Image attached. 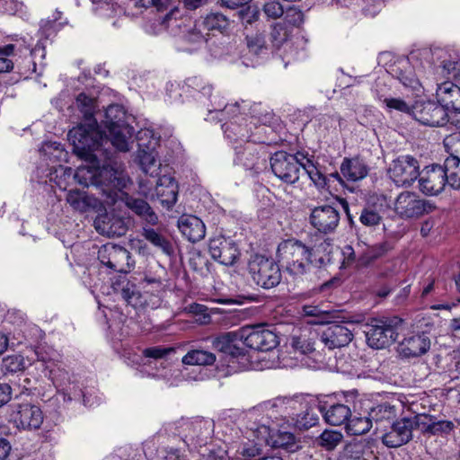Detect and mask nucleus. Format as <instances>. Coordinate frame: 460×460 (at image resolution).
I'll list each match as a JSON object with an SVG mask.
<instances>
[{"label":"nucleus","instance_id":"obj_55","mask_svg":"<svg viewBox=\"0 0 460 460\" xmlns=\"http://www.w3.org/2000/svg\"><path fill=\"white\" fill-rule=\"evenodd\" d=\"M76 105L85 117H92L94 110V99L85 93H80L76 97Z\"/></svg>","mask_w":460,"mask_h":460},{"label":"nucleus","instance_id":"obj_6","mask_svg":"<svg viewBox=\"0 0 460 460\" xmlns=\"http://www.w3.org/2000/svg\"><path fill=\"white\" fill-rule=\"evenodd\" d=\"M236 334L226 332L212 340V347L225 356L230 372L247 370L252 367L247 351L234 344Z\"/></svg>","mask_w":460,"mask_h":460},{"label":"nucleus","instance_id":"obj_60","mask_svg":"<svg viewBox=\"0 0 460 460\" xmlns=\"http://www.w3.org/2000/svg\"><path fill=\"white\" fill-rule=\"evenodd\" d=\"M142 284L144 288H147L148 287H150L151 290L156 292L157 294L162 292L164 288V285L162 279L153 276L146 275L142 280Z\"/></svg>","mask_w":460,"mask_h":460},{"label":"nucleus","instance_id":"obj_38","mask_svg":"<svg viewBox=\"0 0 460 460\" xmlns=\"http://www.w3.org/2000/svg\"><path fill=\"white\" fill-rule=\"evenodd\" d=\"M295 402L291 397H277L263 403L266 411L271 412L270 418L278 419V415L282 416L288 412V406Z\"/></svg>","mask_w":460,"mask_h":460},{"label":"nucleus","instance_id":"obj_17","mask_svg":"<svg viewBox=\"0 0 460 460\" xmlns=\"http://www.w3.org/2000/svg\"><path fill=\"white\" fill-rule=\"evenodd\" d=\"M419 423L418 415L396 420L391 429L383 435V443L389 447H397L408 443L412 438V430L420 428Z\"/></svg>","mask_w":460,"mask_h":460},{"label":"nucleus","instance_id":"obj_29","mask_svg":"<svg viewBox=\"0 0 460 460\" xmlns=\"http://www.w3.org/2000/svg\"><path fill=\"white\" fill-rule=\"evenodd\" d=\"M340 169L342 177L352 182L364 179L368 173L367 165L358 157L344 158Z\"/></svg>","mask_w":460,"mask_h":460},{"label":"nucleus","instance_id":"obj_34","mask_svg":"<svg viewBox=\"0 0 460 460\" xmlns=\"http://www.w3.org/2000/svg\"><path fill=\"white\" fill-rule=\"evenodd\" d=\"M419 419V426L420 428L428 433L436 435L438 433H448L454 429V423L450 420H438L434 421L432 418L429 416H420Z\"/></svg>","mask_w":460,"mask_h":460},{"label":"nucleus","instance_id":"obj_49","mask_svg":"<svg viewBox=\"0 0 460 460\" xmlns=\"http://www.w3.org/2000/svg\"><path fill=\"white\" fill-rule=\"evenodd\" d=\"M246 41L251 53L259 56L267 52L265 40L261 34L247 36Z\"/></svg>","mask_w":460,"mask_h":460},{"label":"nucleus","instance_id":"obj_10","mask_svg":"<svg viewBox=\"0 0 460 460\" xmlns=\"http://www.w3.org/2000/svg\"><path fill=\"white\" fill-rule=\"evenodd\" d=\"M98 259L102 264L117 272L128 273L134 267L130 252L113 243L102 245L98 251Z\"/></svg>","mask_w":460,"mask_h":460},{"label":"nucleus","instance_id":"obj_50","mask_svg":"<svg viewBox=\"0 0 460 460\" xmlns=\"http://www.w3.org/2000/svg\"><path fill=\"white\" fill-rule=\"evenodd\" d=\"M185 85L188 88L192 89L194 92L200 93L203 96H211L212 86L208 84H206L200 77H189L185 81Z\"/></svg>","mask_w":460,"mask_h":460},{"label":"nucleus","instance_id":"obj_62","mask_svg":"<svg viewBox=\"0 0 460 460\" xmlns=\"http://www.w3.org/2000/svg\"><path fill=\"white\" fill-rule=\"evenodd\" d=\"M342 255L343 263H346L347 265H350L352 263L358 264V249L355 250L352 246L346 245L342 250Z\"/></svg>","mask_w":460,"mask_h":460},{"label":"nucleus","instance_id":"obj_57","mask_svg":"<svg viewBox=\"0 0 460 460\" xmlns=\"http://www.w3.org/2000/svg\"><path fill=\"white\" fill-rule=\"evenodd\" d=\"M240 454L246 460H257L256 457L261 456V449L257 444L249 441L242 446Z\"/></svg>","mask_w":460,"mask_h":460},{"label":"nucleus","instance_id":"obj_58","mask_svg":"<svg viewBox=\"0 0 460 460\" xmlns=\"http://www.w3.org/2000/svg\"><path fill=\"white\" fill-rule=\"evenodd\" d=\"M286 24L293 26H300L304 22V13L300 9L289 8L286 13L285 21Z\"/></svg>","mask_w":460,"mask_h":460},{"label":"nucleus","instance_id":"obj_28","mask_svg":"<svg viewBox=\"0 0 460 460\" xmlns=\"http://www.w3.org/2000/svg\"><path fill=\"white\" fill-rule=\"evenodd\" d=\"M125 204L146 225L154 226L158 224L157 214L145 199L126 195Z\"/></svg>","mask_w":460,"mask_h":460},{"label":"nucleus","instance_id":"obj_22","mask_svg":"<svg viewBox=\"0 0 460 460\" xmlns=\"http://www.w3.org/2000/svg\"><path fill=\"white\" fill-rule=\"evenodd\" d=\"M430 339L424 332L408 334L398 345V352L403 358H417L429 351Z\"/></svg>","mask_w":460,"mask_h":460},{"label":"nucleus","instance_id":"obj_54","mask_svg":"<svg viewBox=\"0 0 460 460\" xmlns=\"http://www.w3.org/2000/svg\"><path fill=\"white\" fill-rule=\"evenodd\" d=\"M383 102L391 111L393 110L411 115L412 106L409 105L405 101L400 98H385Z\"/></svg>","mask_w":460,"mask_h":460},{"label":"nucleus","instance_id":"obj_24","mask_svg":"<svg viewBox=\"0 0 460 460\" xmlns=\"http://www.w3.org/2000/svg\"><path fill=\"white\" fill-rule=\"evenodd\" d=\"M436 97L441 107L447 113H460V87L450 81H446L438 85Z\"/></svg>","mask_w":460,"mask_h":460},{"label":"nucleus","instance_id":"obj_63","mask_svg":"<svg viewBox=\"0 0 460 460\" xmlns=\"http://www.w3.org/2000/svg\"><path fill=\"white\" fill-rule=\"evenodd\" d=\"M12 387L9 384L0 383V408L12 399Z\"/></svg>","mask_w":460,"mask_h":460},{"label":"nucleus","instance_id":"obj_64","mask_svg":"<svg viewBox=\"0 0 460 460\" xmlns=\"http://www.w3.org/2000/svg\"><path fill=\"white\" fill-rule=\"evenodd\" d=\"M295 442V437L290 432H284L279 435V438L275 441L279 447H288L289 445H293Z\"/></svg>","mask_w":460,"mask_h":460},{"label":"nucleus","instance_id":"obj_1","mask_svg":"<svg viewBox=\"0 0 460 460\" xmlns=\"http://www.w3.org/2000/svg\"><path fill=\"white\" fill-rule=\"evenodd\" d=\"M68 140L73 146V150L81 159L88 162L89 165H80L73 173L70 167H60V172L65 177L74 179L83 186H95L100 189L102 195L106 196L107 203H114L118 196L117 190L127 187L128 178L116 176L111 170L100 168L94 151L103 146V136L96 128L95 123L86 126L78 125L69 130Z\"/></svg>","mask_w":460,"mask_h":460},{"label":"nucleus","instance_id":"obj_35","mask_svg":"<svg viewBox=\"0 0 460 460\" xmlns=\"http://www.w3.org/2000/svg\"><path fill=\"white\" fill-rule=\"evenodd\" d=\"M216 361V355L203 349H192L183 356L181 362L190 366H211Z\"/></svg>","mask_w":460,"mask_h":460},{"label":"nucleus","instance_id":"obj_2","mask_svg":"<svg viewBox=\"0 0 460 460\" xmlns=\"http://www.w3.org/2000/svg\"><path fill=\"white\" fill-rule=\"evenodd\" d=\"M217 99V96H214ZM213 111H221L231 119L223 125L226 136L231 140L246 141L247 144L243 151L236 153V161L247 170H252L259 163L260 156L257 152L256 146L253 143H250L252 137L251 128L248 127L247 118L240 112V104L235 102L234 104H225L224 102H217L216 100L211 101ZM212 111V110H209Z\"/></svg>","mask_w":460,"mask_h":460},{"label":"nucleus","instance_id":"obj_61","mask_svg":"<svg viewBox=\"0 0 460 460\" xmlns=\"http://www.w3.org/2000/svg\"><path fill=\"white\" fill-rule=\"evenodd\" d=\"M191 311L199 314V318L197 321L201 324H207L210 322V315L207 313L208 307L203 305L194 304L191 305Z\"/></svg>","mask_w":460,"mask_h":460},{"label":"nucleus","instance_id":"obj_3","mask_svg":"<svg viewBox=\"0 0 460 460\" xmlns=\"http://www.w3.org/2000/svg\"><path fill=\"white\" fill-rule=\"evenodd\" d=\"M430 56L429 49L413 51L408 58L395 63L391 73L404 87L420 91L422 88V79L429 77L431 63L428 59Z\"/></svg>","mask_w":460,"mask_h":460},{"label":"nucleus","instance_id":"obj_51","mask_svg":"<svg viewBox=\"0 0 460 460\" xmlns=\"http://www.w3.org/2000/svg\"><path fill=\"white\" fill-rule=\"evenodd\" d=\"M381 219L382 217L379 213L371 208H363L359 216L360 223L367 227L378 226Z\"/></svg>","mask_w":460,"mask_h":460},{"label":"nucleus","instance_id":"obj_14","mask_svg":"<svg viewBox=\"0 0 460 460\" xmlns=\"http://www.w3.org/2000/svg\"><path fill=\"white\" fill-rule=\"evenodd\" d=\"M341 219L339 210L332 205L324 204L311 209L310 225L321 234L333 233Z\"/></svg>","mask_w":460,"mask_h":460},{"label":"nucleus","instance_id":"obj_4","mask_svg":"<svg viewBox=\"0 0 460 460\" xmlns=\"http://www.w3.org/2000/svg\"><path fill=\"white\" fill-rule=\"evenodd\" d=\"M128 116L122 106L118 104L110 105L105 111V128L108 131L102 132L98 129L103 136V143L109 140L114 147L119 151L127 152L129 150V141L135 132L134 128L131 127L127 121ZM95 123L98 128L97 121L92 118L89 119V123L85 125Z\"/></svg>","mask_w":460,"mask_h":460},{"label":"nucleus","instance_id":"obj_44","mask_svg":"<svg viewBox=\"0 0 460 460\" xmlns=\"http://www.w3.org/2000/svg\"><path fill=\"white\" fill-rule=\"evenodd\" d=\"M49 375L58 391L62 392L65 396L68 395V400H71V389L67 387V385H70L68 373L64 369H58L50 370Z\"/></svg>","mask_w":460,"mask_h":460},{"label":"nucleus","instance_id":"obj_53","mask_svg":"<svg viewBox=\"0 0 460 460\" xmlns=\"http://www.w3.org/2000/svg\"><path fill=\"white\" fill-rule=\"evenodd\" d=\"M14 45L8 44L0 48V73L9 72L13 67V63L8 58L13 53Z\"/></svg>","mask_w":460,"mask_h":460},{"label":"nucleus","instance_id":"obj_13","mask_svg":"<svg viewBox=\"0 0 460 460\" xmlns=\"http://www.w3.org/2000/svg\"><path fill=\"white\" fill-rule=\"evenodd\" d=\"M411 116L420 124L429 127H441L447 121V113L438 102H416L411 109Z\"/></svg>","mask_w":460,"mask_h":460},{"label":"nucleus","instance_id":"obj_43","mask_svg":"<svg viewBox=\"0 0 460 460\" xmlns=\"http://www.w3.org/2000/svg\"><path fill=\"white\" fill-rule=\"evenodd\" d=\"M302 169L317 187L323 188L326 186V177L320 172L306 155L304 163L302 164Z\"/></svg>","mask_w":460,"mask_h":460},{"label":"nucleus","instance_id":"obj_5","mask_svg":"<svg viewBox=\"0 0 460 460\" xmlns=\"http://www.w3.org/2000/svg\"><path fill=\"white\" fill-rule=\"evenodd\" d=\"M277 256L286 271L295 279L307 274L312 267V249L298 240L288 239L281 242L278 246Z\"/></svg>","mask_w":460,"mask_h":460},{"label":"nucleus","instance_id":"obj_27","mask_svg":"<svg viewBox=\"0 0 460 460\" xmlns=\"http://www.w3.org/2000/svg\"><path fill=\"white\" fill-rule=\"evenodd\" d=\"M155 192L161 204L170 208L177 201L178 185L172 177L164 175L158 179Z\"/></svg>","mask_w":460,"mask_h":460},{"label":"nucleus","instance_id":"obj_15","mask_svg":"<svg viewBox=\"0 0 460 460\" xmlns=\"http://www.w3.org/2000/svg\"><path fill=\"white\" fill-rule=\"evenodd\" d=\"M12 419L18 429H38L43 423L44 415L36 404L31 402H22L13 404Z\"/></svg>","mask_w":460,"mask_h":460},{"label":"nucleus","instance_id":"obj_42","mask_svg":"<svg viewBox=\"0 0 460 460\" xmlns=\"http://www.w3.org/2000/svg\"><path fill=\"white\" fill-rule=\"evenodd\" d=\"M303 313L306 316L317 317V323H330L337 318V312L323 310L317 305H304Z\"/></svg>","mask_w":460,"mask_h":460},{"label":"nucleus","instance_id":"obj_56","mask_svg":"<svg viewBox=\"0 0 460 460\" xmlns=\"http://www.w3.org/2000/svg\"><path fill=\"white\" fill-rule=\"evenodd\" d=\"M172 352H174V349L172 347L164 348V347L157 346V347H150V348L145 349L143 351V355L146 358H152L155 359H158V358H164V357H166L167 355H169Z\"/></svg>","mask_w":460,"mask_h":460},{"label":"nucleus","instance_id":"obj_8","mask_svg":"<svg viewBox=\"0 0 460 460\" xmlns=\"http://www.w3.org/2000/svg\"><path fill=\"white\" fill-rule=\"evenodd\" d=\"M248 272L253 282L265 289L272 288L281 281L279 266L262 255H254L250 259Z\"/></svg>","mask_w":460,"mask_h":460},{"label":"nucleus","instance_id":"obj_9","mask_svg":"<svg viewBox=\"0 0 460 460\" xmlns=\"http://www.w3.org/2000/svg\"><path fill=\"white\" fill-rule=\"evenodd\" d=\"M305 155L297 152L296 155L285 151H278L270 157V167L276 177L288 184H294L299 180L300 169Z\"/></svg>","mask_w":460,"mask_h":460},{"label":"nucleus","instance_id":"obj_52","mask_svg":"<svg viewBox=\"0 0 460 460\" xmlns=\"http://www.w3.org/2000/svg\"><path fill=\"white\" fill-rule=\"evenodd\" d=\"M318 414L314 409H307L296 420V424L300 429H308L318 423Z\"/></svg>","mask_w":460,"mask_h":460},{"label":"nucleus","instance_id":"obj_59","mask_svg":"<svg viewBox=\"0 0 460 460\" xmlns=\"http://www.w3.org/2000/svg\"><path fill=\"white\" fill-rule=\"evenodd\" d=\"M263 11L270 18H279L284 13L282 5L277 1H270L264 4Z\"/></svg>","mask_w":460,"mask_h":460},{"label":"nucleus","instance_id":"obj_19","mask_svg":"<svg viewBox=\"0 0 460 460\" xmlns=\"http://www.w3.org/2000/svg\"><path fill=\"white\" fill-rule=\"evenodd\" d=\"M241 339L246 347L254 350L269 351L279 344L277 335L261 327L243 329Z\"/></svg>","mask_w":460,"mask_h":460},{"label":"nucleus","instance_id":"obj_30","mask_svg":"<svg viewBox=\"0 0 460 460\" xmlns=\"http://www.w3.org/2000/svg\"><path fill=\"white\" fill-rule=\"evenodd\" d=\"M319 411L329 425L340 426L351 417L350 408L343 403H335L330 406L319 405Z\"/></svg>","mask_w":460,"mask_h":460},{"label":"nucleus","instance_id":"obj_45","mask_svg":"<svg viewBox=\"0 0 460 460\" xmlns=\"http://www.w3.org/2000/svg\"><path fill=\"white\" fill-rule=\"evenodd\" d=\"M290 27L286 22H277L272 26L270 40L272 44L279 48L285 43L290 36Z\"/></svg>","mask_w":460,"mask_h":460},{"label":"nucleus","instance_id":"obj_25","mask_svg":"<svg viewBox=\"0 0 460 460\" xmlns=\"http://www.w3.org/2000/svg\"><path fill=\"white\" fill-rule=\"evenodd\" d=\"M178 228L190 242L202 240L206 234V226L200 218L192 215H182L178 219Z\"/></svg>","mask_w":460,"mask_h":460},{"label":"nucleus","instance_id":"obj_47","mask_svg":"<svg viewBox=\"0 0 460 460\" xmlns=\"http://www.w3.org/2000/svg\"><path fill=\"white\" fill-rule=\"evenodd\" d=\"M25 368V361L22 355L13 354L3 358L2 370L4 373H16Z\"/></svg>","mask_w":460,"mask_h":460},{"label":"nucleus","instance_id":"obj_20","mask_svg":"<svg viewBox=\"0 0 460 460\" xmlns=\"http://www.w3.org/2000/svg\"><path fill=\"white\" fill-rule=\"evenodd\" d=\"M211 257L219 263L232 266L239 258L240 252L235 242L230 238L218 236L209 241Z\"/></svg>","mask_w":460,"mask_h":460},{"label":"nucleus","instance_id":"obj_32","mask_svg":"<svg viewBox=\"0 0 460 460\" xmlns=\"http://www.w3.org/2000/svg\"><path fill=\"white\" fill-rule=\"evenodd\" d=\"M66 202L70 207L78 212H87L91 208H95L99 201L93 196L88 195L85 191L78 190H71L66 197Z\"/></svg>","mask_w":460,"mask_h":460},{"label":"nucleus","instance_id":"obj_11","mask_svg":"<svg viewBox=\"0 0 460 460\" xmlns=\"http://www.w3.org/2000/svg\"><path fill=\"white\" fill-rule=\"evenodd\" d=\"M419 169L420 165L416 158L411 155H401L392 162L388 173L397 186L409 187L418 179Z\"/></svg>","mask_w":460,"mask_h":460},{"label":"nucleus","instance_id":"obj_18","mask_svg":"<svg viewBox=\"0 0 460 460\" xmlns=\"http://www.w3.org/2000/svg\"><path fill=\"white\" fill-rule=\"evenodd\" d=\"M392 413V407L387 404H379L372 408L367 416L349 418L346 430L352 436L363 435L370 430L373 420L379 421L383 419H389Z\"/></svg>","mask_w":460,"mask_h":460},{"label":"nucleus","instance_id":"obj_7","mask_svg":"<svg viewBox=\"0 0 460 460\" xmlns=\"http://www.w3.org/2000/svg\"><path fill=\"white\" fill-rule=\"evenodd\" d=\"M401 324L402 321L397 317L373 319L367 325V344L376 349L391 345L398 337V327Z\"/></svg>","mask_w":460,"mask_h":460},{"label":"nucleus","instance_id":"obj_40","mask_svg":"<svg viewBox=\"0 0 460 460\" xmlns=\"http://www.w3.org/2000/svg\"><path fill=\"white\" fill-rule=\"evenodd\" d=\"M203 29L223 32L229 26L228 18L220 13H210L201 22Z\"/></svg>","mask_w":460,"mask_h":460},{"label":"nucleus","instance_id":"obj_37","mask_svg":"<svg viewBox=\"0 0 460 460\" xmlns=\"http://www.w3.org/2000/svg\"><path fill=\"white\" fill-rule=\"evenodd\" d=\"M250 124L270 125L274 120V114L261 103H254L250 107Z\"/></svg>","mask_w":460,"mask_h":460},{"label":"nucleus","instance_id":"obj_33","mask_svg":"<svg viewBox=\"0 0 460 460\" xmlns=\"http://www.w3.org/2000/svg\"><path fill=\"white\" fill-rule=\"evenodd\" d=\"M435 76L436 80L442 78H456L460 74V62L454 58H445L439 65L433 66L429 69V75L430 73Z\"/></svg>","mask_w":460,"mask_h":460},{"label":"nucleus","instance_id":"obj_39","mask_svg":"<svg viewBox=\"0 0 460 460\" xmlns=\"http://www.w3.org/2000/svg\"><path fill=\"white\" fill-rule=\"evenodd\" d=\"M119 292L127 304L135 308L143 306L146 304V301H143L142 296L134 283L123 281L122 287Z\"/></svg>","mask_w":460,"mask_h":460},{"label":"nucleus","instance_id":"obj_41","mask_svg":"<svg viewBox=\"0 0 460 460\" xmlns=\"http://www.w3.org/2000/svg\"><path fill=\"white\" fill-rule=\"evenodd\" d=\"M447 171V183L456 190H460V161L455 158H447L444 163Z\"/></svg>","mask_w":460,"mask_h":460},{"label":"nucleus","instance_id":"obj_26","mask_svg":"<svg viewBox=\"0 0 460 460\" xmlns=\"http://www.w3.org/2000/svg\"><path fill=\"white\" fill-rule=\"evenodd\" d=\"M94 227L99 234L109 237L121 236L127 231L126 224L121 218L107 213L95 218Z\"/></svg>","mask_w":460,"mask_h":460},{"label":"nucleus","instance_id":"obj_12","mask_svg":"<svg viewBox=\"0 0 460 460\" xmlns=\"http://www.w3.org/2000/svg\"><path fill=\"white\" fill-rule=\"evenodd\" d=\"M433 209L434 206L429 201L411 191L400 193L394 202V211L402 218H418Z\"/></svg>","mask_w":460,"mask_h":460},{"label":"nucleus","instance_id":"obj_31","mask_svg":"<svg viewBox=\"0 0 460 460\" xmlns=\"http://www.w3.org/2000/svg\"><path fill=\"white\" fill-rule=\"evenodd\" d=\"M389 247L386 243H381L373 246H367L366 243H358V267H366L383 257L388 252Z\"/></svg>","mask_w":460,"mask_h":460},{"label":"nucleus","instance_id":"obj_48","mask_svg":"<svg viewBox=\"0 0 460 460\" xmlns=\"http://www.w3.org/2000/svg\"><path fill=\"white\" fill-rule=\"evenodd\" d=\"M444 146L449 154L447 158H455L460 161V132H454L444 139Z\"/></svg>","mask_w":460,"mask_h":460},{"label":"nucleus","instance_id":"obj_16","mask_svg":"<svg viewBox=\"0 0 460 460\" xmlns=\"http://www.w3.org/2000/svg\"><path fill=\"white\" fill-rule=\"evenodd\" d=\"M447 183V171L444 165L433 164L427 166L419 175L420 190L427 196H437L441 193Z\"/></svg>","mask_w":460,"mask_h":460},{"label":"nucleus","instance_id":"obj_23","mask_svg":"<svg viewBox=\"0 0 460 460\" xmlns=\"http://www.w3.org/2000/svg\"><path fill=\"white\" fill-rule=\"evenodd\" d=\"M353 339L352 332L344 325L332 324L320 334V341L329 349L347 346Z\"/></svg>","mask_w":460,"mask_h":460},{"label":"nucleus","instance_id":"obj_46","mask_svg":"<svg viewBox=\"0 0 460 460\" xmlns=\"http://www.w3.org/2000/svg\"><path fill=\"white\" fill-rule=\"evenodd\" d=\"M343 438L341 432L337 430L325 429L318 438V444L326 450L334 449Z\"/></svg>","mask_w":460,"mask_h":460},{"label":"nucleus","instance_id":"obj_36","mask_svg":"<svg viewBox=\"0 0 460 460\" xmlns=\"http://www.w3.org/2000/svg\"><path fill=\"white\" fill-rule=\"evenodd\" d=\"M142 235L154 246L159 248L164 254L171 255L173 253L171 243L154 228L143 227Z\"/></svg>","mask_w":460,"mask_h":460},{"label":"nucleus","instance_id":"obj_21","mask_svg":"<svg viewBox=\"0 0 460 460\" xmlns=\"http://www.w3.org/2000/svg\"><path fill=\"white\" fill-rule=\"evenodd\" d=\"M138 141L137 160L141 169L147 172L155 163V147L159 138L151 129H142L137 136Z\"/></svg>","mask_w":460,"mask_h":460}]
</instances>
